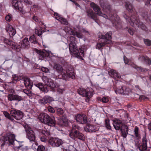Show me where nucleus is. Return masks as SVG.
Segmentation results:
<instances>
[{"instance_id":"1","label":"nucleus","mask_w":151,"mask_h":151,"mask_svg":"<svg viewBox=\"0 0 151 151\" xmlns=\"http://www.w3.org/2000/svg\"><path fill=\"white\" fill-rule=\"evenodd\" d=\"M3 114L6 118L13 122H15L13 118L17 120H19L22 119L23 116V113L21 111L16 109L11 110L10 114L6 111L3 112Z\"/></svg>"},{"instance_id":"2","label":"nucleus","mask_w":151,"mask_h":151,"mask_svg":"<svg viewBox=\"0 0 151 151\" xmlns=\"http://www.w3.org/2000/svg\"><path fill=\"white\" fill-rule=\"evenodd\" d=\"M38 119L41 122L51 127H53L55 125V121L54 117L53 116H50L45 113L40 114Z\"/></svg>"},{"instance_id":"3","label":"nucleus","mask_w":151,"mask_h":151,"mask_svg":"<svg viewBox=\"0 0 151 151\" xmlns=\"http://www.w3.org/2000/svg\"><path fill=\"white\" fill-rule=\"evenodd\" d=\"M124 17L126 19L127 22H128L131 26H133L135 24L144 30H146L147 29L145 25L142 23L140 22L138 19L135 15L131 16L129 19L126 14H125Z\"/></svg>"},{"instance_id":"4","label":"nucleus","mask_w":151,"mask_h":151,"mask_svg":"<svg viewBox=\"0 0 151 151\" xmlns=\"http://www.w3.org/2000/svg\"><path fill=\"white\" fill-rule=\"evenodd\" d=\"M69 49L71 54H73L76 57L82 58L84 56V51L81 49L78 50L76 44L74 42H70L69 45Z\"/></svg>"},{"instance_id":"5","label":"nucleus","mask_w":151,"mask_h":151,"mask_svg":"<svg viewBox=\"0 0 151 151\" xmlns=\"http://www.w3.org/2000/svg\"><path fill=\"white\" fill-rule=\"evenodd\" d=\"M8 141L9 143L14 145V147L15 149H20L22 150H26L27 149V147L19 144L17 142H14L15 139V136L13 134H11L8 137Z\"/></svg>"},{"instance_id":"6","label":"nucleus","mask_w":151,"mask_h":151,"mask_svg":"<svg viewBox=\"0 0 151 151\" xmlns=\"http://www.w3.org/2000/svg\"><path fill=\"white\" fill-rule=\"evenodd\" d=\"M79 94L87 99L88 100L93 95V89L91 88H87L86 89L84 88H80L78 90Z\"/></svg>"},{"instance_id":"7","label":"nucleus","mask_w":151,"mask_h":151,"mask_svg":"<svg viewBox=\"0 0 151 151\" xmlns=\"http://www.w3.org/2000/svg\"><path fill=\"white\" fill-rule=\"evenodd\" d=\"M61 75L58 76L59 78L64 79L65 80H68L70 78L72 79H74L75 76L74 75V73L73 71H65L64 70L62 73Z\"/></svg>"},{"instance_id":"8","label":"nucleus","mask_w":151,"mask_h":151,"mask_svg":"<svg viewBox=\"0 0 151 151\" xmlns=\"http://www.w3.org/2000/svg\"><path fill=\"white\" fill-rule=\"evenodd\" d=\"M69 136L72 139L78 138L82 141H84L85 140V137L84 135L77 130L74 131H71L69 134Z\"/></svg>"},{"instance_id":"9","label":"nucleus","mask_w":151,"mask_h":151,"mask_svg":"<svg viewBox=\"0 0 151 151\" xmlns=\"http://www.w3.org/2000/svg\"><path fill=\"white\" fill-rule=\"evenodd\" d=\"M90 6L91 8L93 9V10L96 12L97 15L102 16L106 19L108 18V17L106 15L102 14L100 8L98 5L93 2H91L90 4Z\"/></svg>"},{"instance_id":"10","label":"nucleus","mask_w":151,"mask_h":151,"mask_svg":"<svg viewBox=\"0 0 151 151\" xmlns=\"http://www.w3.org/2000/svg\"><path fill=\"white\" fill-rule=\"evenodd\" d=\"M62 140L56 138H51L48 141L49 144L53 147H58L63 143Z\"/></svg>"},{"instance_id":"11","label":"nucleus","mask_w":151,"mask_h":151,"mask_svg":"<svg viewBox=\"0 0 151 151\" xmlns=\"http://www.w3.org/2000/svg\"><path fill=\"white\" fill-rule=\"evenodd\" d=\"M27 133V138L30 141L35 142V137L34 132L31 128L27 126L25 129Z\"/></svg>"},{"instance_id":"12","label":"nucleus","mask_w":151,"mask_h":151,"mask_svg":"<svg viewBox=\"0 0 151 151\" xmlns=\"http://www.w3.org/2000/svg\"><path fill=\"white\" fill-rule=\"evenodd\" d=\"M75 118L76 121L80 124H86L88 121L86 116L84 114H77L75 116Z\"/></svg>"},{"instance_id":"13","label":"nucleus","mask_w":151,"mask_h":151,"mask_svg":"<svg viewBox=\"0 0 151 151\" xmlns=\"http://www.w3.org/2000/svg\"><path fill=\"white\" fill-rule=\"evenodd\" d=\"M98 127L91 124H88L84 128V130L86 132H95L99 129Z\"/></svg>"},{"instance_id":"14","label":"nucleus","mask_w":151,"mask_h":151,"mask_svg":"<svg viewBox=\"0 0 151 151\" xmlns=\"http://www.w3.org/2000/svg\"><path fill=\"white\" fill-rule=\"evenodd\" d=\"M111 35L112 33L111 32H109L104 35H101L99 37L101 39H105L106 44H109L111 42Z\"/></svg>"},{"instance_id":"15","label":"nucleus","mask_w":151,"mask_h":151,"mask_svg":"<svg viewBox=\"0 0 151 151\" xmlns=\"http://www.w3.org/2000/svg\"><path fill=\"white\" fill-rule=\"evenodd\" d=\"M121 130L122 132V136L124 138H126L128 132L127 126L125 125H122L121 127Z\"/></svg>"},{"instance_id":"16","label":"nucleus","mask_w":151,"mask_h":151,"mask_svg":"<svg viewBox=\"0 0 151 151\" xmlns=\"http://www.w3.org/2000/svg\"><path fill=\"white\" fill-rule=\"evenodd\" d=\"M12 6L16 9H18L20 12H23V7L20 6V4H21V3L19 4H18V2L17 0H13L12 1Z\"/></svg>"},{"instance_id":"17","label":"nucleus","mask_w":151,"mask_h":151,"mask_svg":"<svg viewBox=\"0 0 151 151\" xmlns=\"http://www.w3.org/2000/svg\"><path fill=\"white\" fill-rule=\"evenodd\" d=\"M6 31L9 33L10 36H14L16 33L15 29L10 25H8L6 28Z\"/></svg>"},{"instance_id":"18","label":"nucleus","mask_w":151,"mask_h":151,"mask_svg":"<svg viewBox=\"0 0 151 151\" xmlns=\"http://www.w3.org/2000/svg\"><path fill=\"white\" fill-rule=\"evenodd\" d=\"M55 18L58 20L61 23L64 24H67L68 22L66 19L60 17L57 13H55L54 14Z\"/></svg>"},{"instance_id":"19","label":"nucleus","mask_w":151,"mask_h":151,"mask_svg":"<svg viewBox=\"0 0 151 151\" xmlns=\"http://www.w3.org/2000/svg\"><path fill=\"white\" fill-rule=\"evenodd\" d=\"M21 47L24 48H28L29 47V42L27 38H25L20 42Z\"/></svg>"},{"instance_id":"20","label":"nucleus","mask_w":151,"mask_h":151,"mask_svg":"<svg viewBox=\"0 0 151 151\" xmlns=\"http://www.w3.org/2000/svg\"><path fill=\"white\" fill-rule=\"evenodd\" d=\"M37 52L39 55L40 58L47 57L49 55L48 52L45 50H37Z\"/></svg>"},{"instance_id":"21","label":"nucleus","mask_w":151,"mask_h":151,"mask_svg":"<svg viewBox=\"0 0 151 151\" xmlns=\"http://www.w3.org/2000/svg\"><path fill=\"white\" fill-rule=\"evenodd\" d=\"M87 16L92 19L95 20L96 19V16L94 13L91 9H88L86 11Z\"/></svg>"},{"instance_id":"22","label":"nucleus","mask_w":151,"mask_h":151,"mask_svg":"<svg viewBox=\"0 0 151 151\" xmlns=\"http://www.w3.org/2000/svg\"><path fill=\"white\" fill-rule=\"evenodd\" d=\"M24 83L27 88L30 89L33 85L32 82L29 78H25L24 80Z\"/></svg>"},{"instance_id":"23","label":"nucleus","mask_w":151,"mask_h":151,"mask_svg":"<svg viewBox=\"0 0 151 151\" xmlns=\"http://www.w3.org/2000/svg\"><path fill=\"white\" fill-rule=\"evenodd\" d=\"M53 68L56 70L57 72L60 73H61L64 70L62 66L57 64H55Z\"/></svg>"},{"instance_id":"24","label":"nucleus","mask_w":151,"mask_h":151,"mask_svg":"<svg viewBox=\"0 0 151 151\" xmlns=\"http://www.w3.org/2000/svg\"><path fill=\"white\" fill-rule=\"evenodd\" d=\"M36 86L41 90L45 93H47L48 91V90L47 88L46 89H45V88L46 87V86H44L41 83H39L37 84L36 85Z\"/></svg>"},{"instance_id":"25","label":"nucleus","mask_w":151,"mask_h":151,"mask_svg":"<svg viewBox=\"0 0 151 151\" xmlns=\"http://www.w3.org/2000/svg\"><path fill=\"white\" fill-rule=\"evenodd\" d=\"M70 33L71 35L76 36L78 38H82L83 37V35L81 33L75 31H71Z\"/></svg>"},{"instance_id":"26","label":"nucleus","mask_w":151,"mask_h":151,"mask_svg":"<svg viewBox=\"0 0 151 151\" xmlns=\"http://www.w3.org/2000/svg\"><path fill=\"white\" fill-rule=\"evenodd\" d=\"M125 5L127 9L129 12H131L132 11L133 7L129 2H125Z\"/></svg>"},{"instance_id":"27","label":"nucleus","mask_w":151,"mask_h":151,"mask_svg":"<svg viewBox=\"0 0 151 151\" xmlns=\"http://www.w3.org/2000/svg\"><path fill=\"white\" fill-rule=\"evenodd\" d=\"M29 40L31 42L34 44H36L37 43L35 36L34 35H33L30 37Z\"/></svg>"},{"instance_id":"28","label":"nucleus","mask_w":151,"mask_h":151,"mask_svg":"<svg viewBox=\"0 0 151 151\" xmlns=\"http://www.w3.org/2000/svg\"><path fill=\"white\" fill-rule=\"evenodd\" d=\"M105 125L108 129H111V127L110 124L109 120L108 119H106L105 120Z\"/></svg>"},{"instance_id":"29","label":"nucleus","mask_w":151,"mask_h":151,"mask_svg":"<svg viewBox=\"0 0 151 151\" xmlns=\"http://www.w3.org/2000/svg\"><path fill=\"white\" fill-rule=\"evenodd\" d=\"M116 94H122L124 93V90L123 88V87H122L120 88H117L115 91Z\"/></svg>"},{"instance_id":"30","label":"nucleus","mask_w":151,"mask_h":151,"mask_svg":"<svg viewBox=\"0 0 151 151\" xmlns=\"http://www.w3.org/2000/svg\"><path fill=\"white\" fill-rule=\"evenodd\" d=\"M23 98L18 95H14V101H20L23 100Z\"/></svg>"},{"instance_id":"31","label":"nucleus","mask_w":151,"mask_h":151,"mask_svg":"<svg viewBox=\"0 0 151 151\" xmlns=\"http://www.w3.org/2000/svg\"><path fill=\"white\" fill-rule=\"evenodd\" d=\"M46 103H50L54 101L53 99L50 96H45Z\"/></svg>"},{"instance_id":"32","label":"nucleus","mask_w":151,"mask_h":151,"mask_svg":"<svg viewBox=\"0 0 151 151\" xmlns=\"http://www.w3.org/2000/svg\"><path fill=\"white\" fill-rule=\"evenodd\" d=\"M14 95L12 94H9L7 96L8 100L10 101H14Z\"/></svg>"},{"instance_id":"33","label":"nucleus","mask_w":151,"mask_h":151,"mask_svg":"<svg viewBox=\"0 0 151 151\" xmlns=\"http://www.w3.org/2000/svg\"><path fill=\"white\" fill-rule=\"evenodd\" d=\"M106 44V42L99 43L96 45L98 49L101 48L102 47L105 46Z\"/></svg>"},{"instance_id":"34","label":"nucleus","mask_w":151,"mask_h":151,"mask_svg":"<svg viewBox=\"0 0 151 151\" xmlns=\"http://www.w3.org/2000/svg\"><path fill=\"white\" fill-rule=\"evenodd\" d=\"M41 132L46 136L49 137L50 135V132L47 130H42Z\"/></svg>"},{"instance_id":"35","label":"nucleus","mask_w":151,"mask_h":151,"mask_svg":"<svg viewBox=\"0 0 151 151\" xmlns=\"http://www.w3.org/2000/svg\"><path fill=\"white\" fill-rule=\"evenodd\" d=\"M45 96L42 99H40L39 101L40 104H45L46 103Z\"/></svg>"},{"instance_id":"36","label":"nucleus","mask_w":151,"mask_h":151,"mask_svg":"<svg viewBox=\"0 0 151 151\" xmlns=\"http://www.w3.org/2000/svg\"><path fill=\"white\" fill-rule=\"evenodd\" d=\"M114 123L115 124L118 125H120V124H122V122L119 120L118 119H115L113 121Z\"/></svg>"},{"instance_id":"37","label":"nucleus","mask_w":151,"mask_h":151,"mask_svg":"<svg viewBox=\"0 0 151 151\" xmlns=\"http://www.w3.org/2000/svg\"><path fill=\"white\" fill-rule=\"evenodd\" d=\"M123 88L124 90L123 94H128L130 91V89L129 88H127L125 87H123Z\"/></svg>"},{"instance_id":"38","label":"nucleus","mask_w":151,"mask_h":151,"mask_svg":"<svg viewBox=\"0 0 151 151\" xmlns=\"http://www.w3.org/2000/svg\"><path fill=\"white\" fill-rule=\"evenodd\" d=\"M8 45L10 46L13 49H15V43L12 40H10L9 42Z\"/></svg>"},{"instance_id":"39","label":"nucleus","mask_w":151,"mask_h":151,"mask_svg":"<svg viewBox=\"0 0 151 151\" xmlns=\"http://www.w3.org/2000/svg\"><path fill=\"white\" fill-rule=\"evenodd\" d=\"M135 134L136 137H137L139 136V128L137 127H135L134 129Z\"/></svg>"},{"instance_id":"40","label":"nucleus","mask_w":151,"mask_h":151,"mask_svg":"<svg viewBox=\"0 0 151 151\" xmlns=\"http://www.w3.org/2000/svg\"><path fill=\"white\" fill-rule=\"evenodd\" d=\"M145 4L147 6H150L151 5V0H144Z\"/></svg>"},{"instance_id":"41","label":"nucleus","mask_w":151,"mask_h":151,"mask_svg":"<svg viewBox=\"0 0 151 151\" xmlns=\"http://www.w3.org/2000/svg\"><path fill=\"white\" fill-rule=\"evenodd\" d=\"M144 42L145 44L147 45L150 46L151 45V40L147 39L144 40Z\"/></svg>"},{"instance_id":"42","label":"nucleus","mask_w":151,"mask_h":151,"mask_svg":"<svg viewBox=\"0 0 151 151\" xmlns=\"http://www.w3.org/2000/svg\"><path fill=\"white\" fill-rule=\"evenodd\" d=\"M57 113L60 115H62L64 113L63 111V109L61 108H58L57 109Z\"/></svg>"},{"instance_id":"43","label":"nucleus","mask_w":151,"mask_h":151,"mask_svg":"<svg viewBox=\"0 0 151 151\" xmlns=\"http://www.w3.org/2000/svg\"><path fill=\"white\" fill-rule=\"evenodd\" d=\"M45 147L43 145L39 146L37 148V151H44Z\"/></svg>"},{"instance_id":"44","label":"nucleus","mask_w":151,"mask_h":151,"mask_svg":"<svg viewBox=\"0 0 151 151\" xmlns=\"http://www.w3.org/2000/svg\"><path fill=\"white\" fill-rule=\"evenodd\" d=\"M35 33L38 36H40L42 34L41 31L40 29H36L35 30Z\"/></svg>"},{"instance_id":"45","label":"nucleus","mask_w":151,"mask_h":151,"mask_svg":"<svg viewBox=\"0 0 151 151\" xmlns=\"http://www.w3.org/2000/svg\"><path fill=\"white\" fill-rule=\"evenodd\" d=\"M116 72V71L114 70H111L109 72V75H110L111 77H112L114 75Z\"/></svg>"},{"instance_id":"46","label":"nucleus","mask_w":151,"mask_h":151,"mask_svg":"<svg viewBox=\"0 0 151 151\" xmlns=\"http://www.w3.org/2000/svg\"><path fill=\"white\" fill-rule=\"evenodd\" d=\"M48 111L52 113H54L55 112V110L54 109L50 106L48 107Z\"/></svg>"},{"instance_id":"47","label":"nucleus","mask_w":151,"mask_h":151,"mask_svg":"<svg viewBox=\"0 0 151 151\" xmlns=\"http://www.w3.org/2000/svg\"><path fill=\"white\" fill-rule=\"evenodd\" d=\"M66 123V121H64L62 120L60 121V122L59 124L61 126H63L65 125V124Z\"/></svg>"},{"instance_id":"48","label":"nucleus","mask_w":151,"mask_h":151,"mask_svg":"<svg viewBox=\"0 0 151 151\" xmlns=\"http://www.w3.org/2000/svg\"><path fill=\"white\" fill-rule=\"evenodd\" d=\"M72 128L73 129H79L80 128V127L76 124H73L72 125Z\"/></svg>"},{"instance_id":"49","label":"nucleus","mask_w":151,"mask_h":151,"mask_svg":"<svg viewBox=\"0 0 151 151\" xmlns=\"http://www.w3.org/2000/svg\"><path fill=\"white\" fill-rule=\"evenodd\" d=\"M113 125L114 128L116 130H119L120 128V125H118L114 123H113Z\"/></svg>"},{"instance_id":"50","label":"nucleus","mask_w":151,"mask_h":151,"mask_svg":"<svg viewBox=\"0 0 151 151\" xmlns=\"http://www.w3.org/2000/svg\"><path fill=\"white\" fill-rule=\"evenodd\" d=\"M5 19L7 21L9 22L12 20V17L11 15H8L6 17Z\"/></svg>"},{"instance_id":"51","label":"nucleus","mask_w":151,"mask_h":151,"mask_svg":"<svg viewBox=\"0 0 151 151\" xmlns=\"http://www.w3.org/2000/svg\"><path fill=\"white\" fill-rule=\"evenodd\" d=\"M41 70L42 71L45 73L49 71V70L48 68L44 67H42L41 68Z\"/></svg>"},{"instance_id":"52","label":"nucleus","mask_w":151,"mask_h":151,"mask_svg":"<svg viewBox=\"0 0 151 151\" xmlns=\"http://www.w3.org/2000/svg\"><path fill=\"white\" fill-rule=\"evenodd\" d=\"M109 101L108 99L106 97H103L102 99V101L103 102L106 103Z\"/></svg>"},{"instance_id":"53","label":"nucleus","mask_w":151,"mask_h":151,"mask_svg":"<svg viewBox=\"0 0 151 151\" xmlns=\"http://www.w3.org/2000/svg\"><path fill=\"white\" fill-rule=\"evenodd\" d=\"M114 78H120V76L119 75L118 73L116 72L115 73L114 76L112 77Z\"/></svg>"},{"instance_id":"54","label":"nucleus","mask_w":151,"mask_h":151,"mask_svg":"<svg viewBox=\"0 0 151 151\" xmlns=\"http://www.w3.org/2000/svg\"><path fill=\"white\" fill-rule=\"evenodd\" d=\"M142 16L146 19H147L148 18V15L147 13H145L142 14Z\"/></svg>"},{"instance_id":"55","label":"nucleus","mask_w":151,"mask_h":151,"mask_svg":"<svg viewBox=\"0 0 151 151\" xmlns=\"http://www.w3.org/2000/svg\"><path fill=\"white\" fill-rule=\"evenodd\" d=\"M49 86L52 88H54L55 87V85L53 82H51L49 83Z\"/></svg>"},{"instance_id":"56","label":"nucleus","mask_w":151,"mask_h":151,"mask_svg":"<svg viewBox=\"0 0 151 151\" xmlns=\"http://www.w3.org/2000/svg\"><path fill=\"white\" fill-rule=\"evenodd\" d=\"M24 1L25 3L28 4H32V2L31 1L28 0H24Z\"/></svg>"},{"instance_id":"57","label":"nucleus","mask_w":151,"mask_h":151,"mask_svg":"<svg viewBox=\"0 0 151 151\" xmlns=\"http://www.w3.org/2000/svg\"><path fill=\"white\" fill-rule=\"evenodd\" d=\"M23 92L24 93L27 94V96H30V93H29V92L28 90H23Z\"/></svg>"},{"instance_id":"58","label":"nucleus","mask_w":151,"mask_h":151,"mask_svg":"<svg viewBox=\"0 0 151 151\" xmlns=\"http://www.w3.org/2000/svg\"><path fill=\"white\" fill-rule=\"evenodd\" d=\"M70 148L71 150H68V151H77L76 149L74 148L73 147L71 146Z\"/></svg>"},{"instance_id":"59","label":"nucleus","mask_w":151,"mask_h":151,"mask_svg":"<svg viewBox=\"0 0 151 151\" xmlns=\"http://www.w3.org/2000/svg\"><path fill=\"white\" fill-rule=\"evenodd\" d=\"M46 138L45 137H43L41 138V140L43 142H45L46 141Z\"/></svg>"},{"instance_id":"60","label":"nucleus","mask_w":151,"mask_h":151,"mask_svg":"<svg viewBox=\"0 0 151 151\" xmlns=\"http://www.w3.org/2000/svg\"><path fill=\"white\" fill-rule=\"evenodd\" d=\"M10 40H9L8 39H4V42L6 44H7L9 43V42Z\"/></svg>"},{"instance_id":"61","label":"nucleus","mask_w":151,"mask_h":151,"mask_svg":"<svg viewBox=\"0 0 151 151\" xmlns=\"http://www.w3.org/2000/svg\"><path fill=\"white\" fill-rule=\"evenodd\" d=\"M128 32L131 35H133L134 34L133 31L131 29H129L128 30Z\"/></svg>"},{"instance_id":"62","label":"nucleus","mask_w":151,"mask_h":151,"mask_svg":"<svg viewBox=\"0 0 151 151\" xmlns=\"http://www.w3.org/2000/svg\"><path fill=\"white\" fill-rule=\"evenodd\" d=\"M32 18L35 21L37 22V16H34Z\"/></svg>"},{"instance_id":"63","label":"nucleus","mask_w":151,"mask_h":151,"mask_svg":"<svg viewBox=\"0 0 151 151\" xmlns=\"http://www.w3.org/2000/svg\"><path fill=\"white\" fill-rule=\"evenodd\" d=\"M145 97L144 96H140L139 97V99L140 100H142L143 99H145Z\"/></svg>"},{"instance_id":"64","label":"nucleus","mask_w":151,"mask_h":151,"mask_svg":"<svg viewBox=\"0 0 151 151\" xmlns=\"http://www.w3.org/2000/svg\"><path fill=\"white\" fill-rule=\"evenodd\" d=\"M148 129L149 130H151V122L148 124Z\"/></svg>"}]
</instances>
